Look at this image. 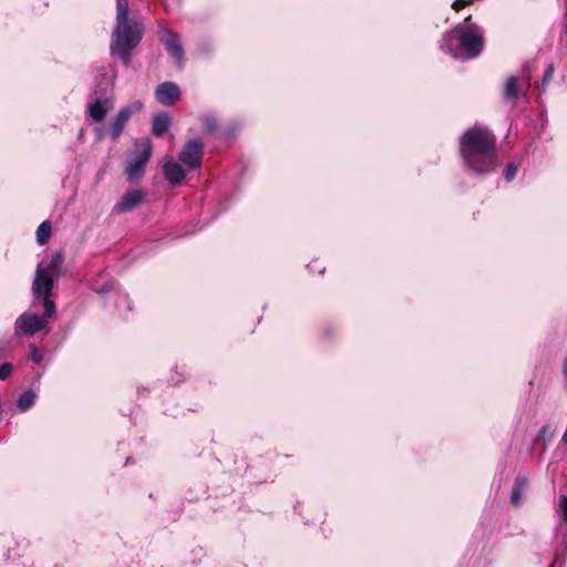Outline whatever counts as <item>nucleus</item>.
Segmentation results:
<instances>
[{"mask_svg": "<svg viewBox=\"0 0 567 567\" xmlns=\"http://www.w3.org/2000/svg\"><path fill=\"white\" fill-rule=\"evenodd\" d=\"M35 400V393L33 391H27L21 394L18 399V408L22 411L30 409Z\"/></svg>", "mask_w": 567, "mask_h": 567, "instance_id": "18", "label": "nucleus"}, {"mask_svg": "<svg viewBox=\"0 0 567 567\" xmlns=\"http://www.w3.org/2000/svg\"><path fill=\"white\" fill-rule=\"evenodd\" d=\"M203 155V144L198 141L188 142L181 152L179 159L190 168L200 165Z\"/></svg>", "mask_w": 567, "mask_h": 567, "instance_id": "9", "label": "nucleus"}, {"mask_svg": "<svg viewBox=\"0 0 567 567\" xmlns=\"http://www.w3.org/2000/svg\"><path fill=\"white\" fill-rule=\"evenodd\" d=\"M507 181L513 179L517 174V167L514 164H508L504 171Z\"/></svg>", "mask_w": 567, "mask_h": 567, "instance_id": "25", "label": "nucleus"}, {"mask_svg": "<svg viewBox=\"0 0 567 567\" xmlns=\"http://www.w3.org/2000/svg\"><path fill=\"white\" fill-rule=\"evenodd\" d=\"M13 370V367L11 363H3L0 365V379L6 380L9 378Z\"/></svg>", "mask_w": 567, "mask_h": 567, "instance_id": "23", "label": "nucleus"}, {"mask_svg": "<svg viewBox=\"0 0 567 567\" xmlns=\"http://www.w3.org/2000/svg\"><path fill=\"white\" fill-rule=\"evenodd\" d=\"M527 487V478L526 477H517L515 481V485L512 493V503L514 505H518L520 503L523 493Z\"/></svg>", "mask_w": 567, "mask_h": 567, "instance_id": "15", "label": "nucleus"}, {"mask_svg": "<svg viewBox=\"0 0 567 567\" xmlns=\"http://www.w3.org/2000/svg\"><path fill=\"white\" fill-rule=\"evenodd\" d=\"M555 434V429L551 425H545L540 429L538 439L549 442Z\"/></svg>", "mask_w": 567, "mask_h": 567, "instance_id": "20", "label": "nucleus"}, {"mask_svg": "<svg viewBox=\"0 0 567 567\" xmlns=\"http://www.w3.org/2000/svg\"><path fill=\"white\" fill-rule=\"evenodd\" d=\"M156 100L163 105H172L179 100V87L173 82H165L155 91Z\"/></svg>", "mask_w": 567, "mask_h": 567, "instance_id": "10", "label": "nucleus"}, {"mask_svg": "<svg viewBox=\"0 0 567 567\" xmlns=\"http://www.w3.org/2000/svg\"><path fill=\"white\" fill-rule=\"evenodd\" d=\"M143 24L128 17V0H116V25L113 31L112 54L127 65L131 51L143 38Z\"/></svg>", "mask_w": 567, "mask_h": 567, "instance_id": "2", "label": "nucleus"}, {"mask_svg": "<svg viewBox=\"0 0 567 567\" xmlns=\"http://www.w3.org/2000/svg\"><path fill=\"white\" fill-rule=\"evenodd\" d=\"M554 65L549 64L545 71V74L543 76L542 87L544 89L553 79L554 75Z\"/></svg>", "mask_w": 567, "mask_h": 567, "instance_id": "22", "label": "nucleus"}, {"mask_svg": "<svg viewBox=\"0 0 567 567\" xmlns=\"http://www.w3.org/2000/svg\"><path fill=\"white\" fill-rule=\"evenodd\" d=\"M144 197V193L142 190H131L122 196L120 202L116 204L115 209L118 213H126L134 209Z\"/></svg>", "mask_w": 567, "mask_h": 567, "instance_id": "12", "label": "nucleus"}, {"mask_svg": "<svg viewBox=\"0 0 567 567\" xmlns=\"http://www.w3.org/2000/svg\"><path fill=\"white\" fill-rule=\"evenodd\" d=\"M51 236V224L50 221L45 220L40 224V226L37 229V241L40 245H44Z\"/></svg>", "mask_w": 567, "mask_h": 567, "instance_id": "16", "label": "nucleus"}, {"mask_svg": "<svg viewBox=\"0 0 567 567\" xmlns=\"http://www.w3.org/2000/svg\"><path fill=\"white\" fill-rule=\"evenodd\" d=\"M161 41L164 43L169 55L176 60L179 66L183 64L184 51L178 37L167 29L161 31Z\"/></svg>", "mask_w": 567, "mask_h": 567, "instance_id": "8", "label": "nucleus"}, {"mask_svg": "<svg viewBox=\"0 0 567 567\" xmlns=\"http://www.w3.org/2000/svg\"><path fill=\"white\" fill-rule=\"evenodd\" d=\"M204 124H205L206 130L209 132L214 131L216 127V121L212 117H207L205 120Z\"/></svg>", "mask_w": 567, "mask_h": 567, "instance_id": "27", "label": "nucleus"}, {"mask_svg": "<svg viewBox=\"0 0 567 567\" xmlns=\"http://www.w3.org/2000/svg\"><path fill=\"white\" fill-rule=\"evenodd\" d=\"M39 298H43V307H44V319L51 318L55 312V305L50 299V293H42L41 296H38Z\"/></svg>", "mask_w": 567, "mask_h": 567, "instance_id": "19", "label": "nucleus"}, {"mask_svg": "<svg viewBox=\"0 0 567 567\" xmlns=\"http://www.w3.org/2000/svg\"><path fill=\"white\" fill-rule=\"evenodd\" d=\"M518 94L517 79L509 76L505 83V96L509 100H515L518 97Z\"/></svg>", "mask_w": 567, "mask_h": 567, "instance_id": "17", "label": "nucleus"}, {"mask_svg": "<svg viewBox=\"0 0 567 567\" xmlns=\"http://www.w3.org/2000/svg\"><path fill=\"white\" fill-rule=\"evenodd\" d=\"M136 154L126 161L125 173L131 181L144 174L145 166L152 155L153 145L148 138L135 143Z\"/></svg>", "mask_w": 567, "mask_h": 567, "instance_id": "5", "label": "nucleus"}, {"mask_svg": "<svg viewBox=\"0 0 567 567\" xmlns=\"http://www.w3.org/2000/svg\"><path fill=\"white\" fill-rule=\"evenodd\" d=\"M471 16L465 19L463 24L457 25L451 33H447L441 48L452 52L451 40L453 38L458 40L461 50L467 58L477 56L484 47L483 31L476 24L470 23Z\"/></svg>", "mask_w": 567, "mask_h": 567, "instance_id": "3", "label": "nucleus"}, {"mask_svg": "<svg viewBox=\"0 0 567 567\" xmlns=\"http://www.w3.org/2000/svg\"><path fill=\"white\" fill-rule=\"evenodd\" d=\"M472 1L473 0H456L453 2L452 8L455 11H458V10L463 9L465 6H467L468 3H471Z\"/></svg>", "mask_w": 567, "mask_h": 567, "instance_id": "26", "label": "nucleus"}, {"mask_svg": "<svg viewBox=\"0 0 567 567\" xmlns=\"http://www.w3.org/2000/svg\"><path fill=\"white\" fill-rule=\"evenodd\" d=\"M64 258L62 252L52 255L50 261L42 260L37 267V275L33 282V292L37 296L42 293H51L53 288V279L62 272Z\"/></svg>", "mask_w": 567, "mask_h": 567, "instance_id": "4", "label": "nucleus"}, {"mask_svg": "<svg viewBox=\"0 0 567 567\" xmlns=\"http://www.w3.org/2000/svg\"><path fill=\"white\" fill-rule=\"evenodd\" d=\"M47 327V320L34 313H22L16 321V334L32 336Z\"/></svg>", "mask_w": 567, "mask_h": 567, "instance_id": "6", "label": "nucleus"}, {"mask_svg": "<svg viewBox=\"0 0 567 567\" xmlns=\"http://www.w3.org/2000/svg\"><path fill=\"white\" fill-rule=\"evenodd\" d=\"M559 509L564 520L567 522V495L563 494L559 497Z\"/></svg>", "mask_w": 567, "mask_h": 567, "instance_id": "24", "label": "nucleus"}, {"mask_svg": "<svg viewBox=\"0 0 567 567\" xmlns=\"http://www.w3.org/2000/svg\"><path fill=\"white\" fill-rule=\"evenodd\" d=\"M564 375L567 379V358L564 361Z\"/></svg>", "mask_w": 567, "mask_h": 567, "instance_id": "28", "label": "nucleus"}, {"mask_svg": "<svg viewBox=\"0 0 567 567\" xmlns=\"http://www.w3.org/2000/svg\"><path fill=\"white\" fill-rule=\"evenodd\" d=\"M461 155L465 165L477 174L494 169L495 138L482 126L467 130L461 138Z\"/></svg>", "mask_w": 567, "mask_h": 567, "instance_id": "1", "label": "nucleus"}, {"mask_svg": "<svg viewBox=\"0 0 567 567\" xmlns=\"http://www.w3.org/2000/svg\"><path fill=\"white\" fill-rule=\"evenodd\" d=\"M113 106L114 101L112 99H105L104 101L96 99L89 105V115L93 121L101 122Z\"/></svg>", "mask_w": 567, "mask_h": 567, "instance_id": "11", "label": "nucleus"}, {"mask_svg": "<svg viewBox=\"0 0 567 567\" xmlns=\"http://www.w3.org/2000/svg\"><path fill=\"white\" fill-rule=\"evenodd\" d=\"M143 104L140 101H135L132 104L123 107L111 125V135L113 140H116L124 130L125 124L132 116L142 110Z\"/></svg>", "mask_w": 567, "mask_h": 567, "instance_id": "7", "label": "nucleus"}, {"mask_svg": "<svg viewBox=\"0 0 567 567\" xmlns=\"http://www.w3.org/2000/svg\"><path fill=\"white\" fill-rule=\"evenodd\" d=\"M171 125V117L167 114H159L153 118L152 132L155 136H162Z\"/></svg>", "mask_w": 567, "mask_h": 567, "instance_id": "14", "label": "nucleus"}, {"mask_svg": "<svg viewBox=\"0 0 567 567\" xmlns=\"http://www.w3.org/2000/svg\"><path fill=\"white\" fill-rule=\"evenodd\" d=\"M29 350H30V353H29V359L32 360L33 362L35 363H40L43 359L42 354L39 352V350L37 349V347L34 344H30L29 346Z\"/></svg>", "mask_w": 567, "mask_h": 567, "instance_id": "21", "label": "nucleus"}, {"mask_svg": "<svg viewBox=\"0 0 567 567\" xmlns=\"http://www.w3.org/2000/svg\"><path fill=\"white\" fill-rule=\"evenodd\" d=\"M164 175L172 184H178L184 179L185 172L179 164L166 162L164 164Z\"/></svg>", "mask_w": 567, "mask_h": 567, "instance_id": "13", "label": "nucleus"}]
</instances>
